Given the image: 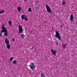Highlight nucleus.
<instances>
[{"label":"nucleus","mask_w":77,"mask_h":77,"mask_svg":"<svg viewBox=\"0 0 77 77\" xmlns=\"http://www.w3.org/2000/svg\"><path fill=\"white\" fill-rule=\"evenodd\" d=\"M7 45V48L8 49H9L11 48V46L9 45V44H7L6 45Z\"/></svg>","instance_id":"9"},{"label":"nucleus","mask_w":77,"mask_h":77,"mask_svg":"<svg viewBox=\"0 0 77 77\" xmlns=\"http://www.w3.org/2000/svg\"><path fill=\"white\" fill-rule=\"evenodd\" d=\"M72 22V21H73V20H70Z\"/></svg>","instance_id":"28"},{"label":"nucleus","mask_w":77,"mask_h":77,"mask_svg":"<svg viewBox=\"0 0 77 77\" xmlns=\"http://www.w3.org/2000/svg\"><path fill=\"white\" fill-rule=\"evenodd\" d=\"M35 4H37L38 3V2H35Z\"/></svg>","instance_id":"27"},{"label":"nucleus","mask_w":77,"mask_h":77,"mask_svg":"<svg viewBox=\"0 0 77 77\" xmlns=\"http://www.w3.org/2000/svg\"><path fill=\"white\" fill-rule=\"evenodd\" d=\"M21 18L22 20H23V19L25 20H28L27 17V16L26 15H24L23 14L21 16Z\"/></svg>","instance_id":"4"},{"label":"nucleus","mask_w":77,"mask_h":77,"mask_svg":"<svg viewBox=\"0 0 77 77\" xmlns=\"http://www.w3.org/2000/svg\"><path fill=\"white\" fill-rule=\"evenodd\" d=\"M29 12H32V9L30 8H29L28 9Z\"/></svg>","instance_id":"16"},{"label":"nucleus","mask_w":77,"mask_h":77,"mask_svg":"<svg viewBox=\"0 0 77 77\" xmlns=\"http://www.w3.org/2000/svg\"><path fill=\"white\" fill-rule=\"evenodd\" d=\"M28 20H25V21H28Z\"/></svg>","instance_id":"30"},{"label":"nucleus","mask_w":77,"mask_h":77,"mask_svg":"<svg viewBox=\"0 0 77 77\" xmlns=\"http://www.w3.org/2000/svg\"><path fill=\"white\" fill-rule=\"evenodd\" d=\"M56 35V37L57 38H58L60 40V41L61 40V37H60V34L57 31L55 32Z\"/></svg>","instance_id":"1"},{"label":"nucleus","mask_w":77,"mask_h":77,"mask_svg":"<svg viewBox=\"0 0 77 77\" xmlns=\"http://www.w3.org/2000/svg\"><path fill=\"white\" fill-rule=\"evenodd\" d=\"M30 33H33V31H32V30L30 31Z\"/></svg>","instance_id":"25"},{"label":"nucleus","mask_w":77,"mask_h":77,"mask_svg":"<svg viewBox=\"0 0 77 77\" xmlns=\"http://www.w3.org/2000/svg\"><path fill=\"white\" fill-rule=\"evenodd\" d=\"M19 28V32L20 33H21L22 32H23V28H22V26H20L18 27Z\"/></svg>","instance_id":"6"},{"label":"nucleus","mask_w":77,"mask_h":77,"mask_svg":"<svg viewBox=\"0 0 77 77\" xmlns=\"http://www.w3.org/2000/svg\"><path fill=\"white\" fill-rule=\"evenodd\" d=\"M25 2H26V0H23Z\"/></svg>","instance_id":"29"},{"label":"nucleus","mask_w":77,"mask_h":77,"mask_svg":"<svg viewBox=\"0 0 77 77\" xmlns=\"http://www.w3.org/2000/svg\"><path fill=\"white\" fill-rule=\"evenodd\" d=\"M1 28L2 29L1 31V33H4V32H7V31H8L6 29V27H2Z\"/></svg>","instance_id":"3"},{"label":"nucleus","mask_w":77,"mask_h":77,"mask_svg":"<svg viewBox=\"0 0 77 77\" xmlns=\"http://www.w3.org/2000/svg\"><path fill=\"white\" fill-rule=\"evenodd\" d=\"M31 49H32V48H33V47H31Z\"/></svg>","instance_id":"31"},{"label":"nucleus","mask_w":77,"mask_h":77,"mask_svg":"<svg viewBox=\"0 0 77 77\" xmlns=\"http://www.w3.org/2000/svg\"><path fill=\"white\" fill-rule=\"evenodd\" d=\"M12 41L13 42H15V38H12Z\"/></svg>","instance_id":"22"},{"label":"nucleus","mask_w":77,"mask_h":77,"mask_svg":"<svg viewBox=\"0 0 77 77\" xmlns=\"http://www.w3.org/2000/svg\"><path fill=\"white\" fill-rule=\"evenodd\" d=\"M46 8L47 10V11L48 12V5L47 4H46Z\"/></svg>","instance_id":"13"},{"label":"nucleus","mask_w":77,"mask_h":77,"mask_svg":"<svg viewBox=\"0 0 77 77\" xmlns=\"http://www.w3.org/2000/svg\"><path fill=\"white\" fill-rule=\"evenodd\" d=\"M62 5H65V4H66V3H65V2L63 1L62 2Z\"/></svg>","instance_id":"23"},{"label":"nucleus","mask_w":77,"mask_h":77,"mask_svg":"<svg viewBox=\"0 0 77 77\" xmlns=\"http://www.w3.org/2000/svg\"><path fill=\"white\" fill-rule=\"evenodd\" d=\"M48 13H52V11H51V8L49 7H48Z\"/></svg>","instance_id":"8"},{"label":"nucleus","mask_w":77,"mask_h":77,"mask_svg":"<svg viewBox=\"0 0 77 77\" xmlns=\"http://www.w3.org/2000/svg\"><path fill=\"white\" fill-rule=\"evenodd\" d=\"M62 47L63 49H65V48H66V45L65 44H63L62 45Z\"/></svg>","instance_id":"14"},{"label":"nucleus","mask_w":77,"mask_h":77,"mask_svg":"<svg viewBox=\"0 0 77 77\" xmlns=\"http://www.w3.org/2000/svg\"><path fill=\"white\" fill-rule=\"evenodd\" d=\"M4 10H1L0 11V14H3V13H4Z\"/></svg>","instance_id":"19"},{"label":"nucleus","mask_w":77,"mask_h":77,"mask_svg":"<svg viewBox=\"0 0 77 77\" xmlns=\"http://www.w3.org/2000/svg\"><path fill=\"white\" fill-rule=\"evenodd\" d=\"M41 77H45V76L44 75L43 73H42L41 74Z\"/></svg>","instance_id":"18"},{"label":"nucleus","mask_w":77,"mask_h":77,"mask_svg":"<svg viewBox=\"0 0 77 77\" xmlns=\"http://www.w3.org/2000/svg\"><path fill=\"white\" fill-rule=\"evenodd\" d=\"M0 35L2 37V33L1 32V33H0Z\"/></svg>","instance_id":"26"},{"label":"nucleus","mask_w":77,"mask_h":77,"mask_svg":"<svg viewBox=\"0 0 77 77\" xmlns=\"http://www.w3.org/2000/svg\"><path fill=\"white\" fill-rule=\"evenodd\" d=\"M4 41H5V42L6 45L8 44L9 43V40L8 39V38H5Z\"/></svg>","instance_id":"7"},{"label":"nucleus","mask_w":77,"mask_h":77,"mask_svg":"<svg viewBox=\"0 0 77 77\" xmlns=\"http://www.w3.org/2000/svg\"><path fill=\"white\" fill-rule=\"evenodd\" d=\"M20 77H22V76H20Z\"/></svg>","instance_id":"33"},{"label":"nucleus","mask_w":77,"mask_h":77,"mask_svg":"<svg viewBox=\"0 0 77 77\" xmlns=\"http://www.w3.org/2000/svg\"><path fill=\"white\" fill-rule=\"evenodd\" d=\"M20 36H21V38H24V37L25 36L24 35V34H21L20 35Z\"/></svg>","instance_id":"21"},{"label":"nucleus","mask_w":77,"mask_h":77,"mask_svg":"<svg viewBox=\"0 0 77 77\" xmlns=\"http://www.w3.org/2000/svg\"><path fill=\"white\" fill-rule=\"evenodd\" d=\"M8 23L9 24V25L10 26H12V22L11 21V20L8 21Z\"/></svg>","instance_id":"10"},{"label":"nucleus","mask_w":77,"mask_h":77,"mask_svg":"<svg viewBox=\"0 0 77 77\" xmlns=\"http://www.w3.org/2000/svg\"><path fill=\"white\" fill-rule=\"evenodd\" d=\"M4 32L5 33L4 34V36H7L8 35V31Z\"/></svg>","instance_id":"11"},{"label":"nucleus","mask_w":77,"mask_h":77,"mask_svg":"<svg viewBox=\"0 0 77 77\" xmlns=\"http://www.w3.org/2000/svg\"><path fill=\"white\" fill-rule=\"evenodd\" d=\"M13 64H14V65H15V64H17V61H16V60L13 61Z\"/></svg>","instance_id":"15"},{"label":"nucleus","mask_w":77,"mask_h":77,"mask_svg":"<svg viewBox=\"0 0 77 77\" xmlns=\"http://www.w3.org/2000/svg\"><path fill=\"white\" fill-rule=\"evenodd\" d=\"M73 18H74V17H73V15H71L70 20H73Z\"/></svg>","instance_id":"20"},{"label":"nucleus","mask_w":77,"mask_h":77,"mask_svg":"<svg viewBox=\"0 0 77 77\" xmlns=\"http://www.w3.org/2000/svg\"><path fill=\"white\" fill-rule=\"evenodd\" d=\"M18 11L19 12H20L21 11V8L20 7H19L17 8Z\"/></svg>","instance_id":"12"},{"label":"nucleus","mask_w":77,"mask_h":77,"mask_svg":"<svg viewBox=\"0 0 77 77\" xmlns=\"http://www.w3.org/2000/svg\"><path fill=\"white\" fill-rule=\"evenodd\" d=\"M30 65H31L30 66V67L32 69H35L36 67V66L34 65L33 63H30Z\"/></svg>","instance_id":"2"},{"label":"nucleus","mask_w":77,"mask_h":77,"mask_svg":"<svg viewBox=\"0 0 77 77\" xmlns=\"http://www.w3.org/2000/svg\"><path fill=\"white\" fill-rule=\"evenodd\" d=\"M13 59H14V57H11L10 58V60L11 62H12V60H13Z\"/></svg>","instance_id":"17"},{"label":"nucleus","mask_w":77,"mask_h":77,"mask_svg":"<svg viewBox=\"0 0 77 77\" xmlns=\"http://www.w3.org/2000/svg\"><path fill=\"white\" fill-rule=\"evenodd\" d=\"M46 23H45V24Z\"/></svg>","instance_id":"32"},{"label":"nucleus","mask_w":77,"mask_h":77,"mask_svg":"<svg viewBox=\"0 0 77 77\" xmlns=\"http://www.w3.org/2000/svg\"><path fill=\"white\" fill-rule=\"evenodd\" d=\"M56 51H54L53 49H51V52L53 55L56 56Z\"/></svg>","instance_id":"5"},{"label":"nucleus","mask_w":77,"mask_h":77,"mask_svg":"<svg viewBox=\"0 0 77 77\" xmlns=\"http://www.w3.org/2000/svg\"><path fill=\"white\" fill-rule=\"evenodd\" d=\"M54 28H53V27L52 28V30H51V33H52V32H53V30H54Z\"/></svg>","instance_id":"24"}]
</instances>
